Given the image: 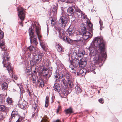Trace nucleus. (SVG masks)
<instances>
[{
	"instance_id": "obj_53",
	"label": "nucleus",
	"mask_w": 122,
	"mask_h": 122,
	"mask_svg": "<svg viewBox=\"0 0 122 122\" xmlns=\"http://www.w3.org/2000/svg\"><path fill=\"white\" fill-rule=\"evenodd\" d=\"M4 102L3 100L2 99V98L1 97H0V104L1 105Z\"/></svg>"
},
{
	"instance_id": "obj_62",
	"label": "nucleus",
	"mask_w": 122,
	"mask_h": 122,
	"mask_svg": "<svg viewBox=\"0 0 122 122\" xmlns=\"http://www.w3.org/2000/svg\"><path fill=\"white\" fill-rule=\"evenodd\" d=\"M20 92L21 94L22 93H24V91L23 90H22V91L21 90V89L20 88Z\"/></svg>"
},
{
	"instance_id": "obj_61",
	"label": "nucleus",
	"mask_w": 122,
	"mask_h": 122,
	"mask_svg": "<svg viewBox=\"0 0 122 122\" xmlns=\"http://www.w3.org/2000/svg\"><path fill=\"white\" fill-rule=\"evenodd\" d=\"M54 122H61L59 120L57 119Z\"/></svg>"
},
{
	"instance_id": "obj_49",
	"label": "nucleus",
	"mask_w": 122,
	"mask_h": 122,
	"mask_svg": "<svg viewBox=\"0 0 122 122\" xmlns=\"http://www.w3.org/2000/svg\"><path fill=\"white\" fill-rule=\"evenodd\" d=\"M37 115V113L36 112H35L32 115V117L35 118L36 117Z\"/></svg>"
},
{
	"instance_id": "obj_26",
	"label": "nucleus",
	"mask_w": 122,
	"mask_h": 122,
	"mask_svg": "<svg viewBox=\"0 0 122 122\" xmlns=\"http://www.w3.org/2000/svg\"><path fill=\"white\" fill-rule=\"evenodd\" d=\"M6 82H5L1 85L2 88L4 90H5L8 88V84Z\"/></svg>"
},
{
	"instance_id": "obj_50",
	"label": "nucleus",
	"mask_w": 122,
	"mask_h": 122,
	"mask_svg": "<svg viewBox=\"0 0 122 122\" xmlns=\"http://www.w3.org/2000/svg\"><path fill=\"white\" fill-rule=\"evenodd\" d=\"M40 44L42 47V48L43 49H45V47H44V46L43 45V44L40 42Z\"/></svg>"
},
{
	"instance_id": "obj_11",
	"label": "nucleus",
	"mask_w": 122,
	"mask_h": 122,
	"mask_svg": "<svg viewBox=\"0 0 122 122\" xmlns=\"http://www.w3.org/2000/svg\"><path fill=\"white\" fill-rule=\"evenodd\" d=\"M87 63L86 60V59L84 58L81 59L79 63V66L81 68H83L86 66Z\"/></svg>"
},
{
	"instance_id": "obj_44",
	"label": "nucleus",
	"mask_w": 122,
	"mask_h": 122,
	"mask_svg": "<svg viewBox=\"0 0 122 122\" xmlns=\"http://www.w3.org/2000/svg\"><path fill=\"white\" fill-rule=\"evenodd\" d=\"M74 9H75V10H74L75 11H76V12H78L79 11L81 12V10L77 7L76 6L75 7H74Z\"/></svg>"
},
{
	"instance_id": "obj_22",
	"label": "nucleus",
	"mask_w": 122,
	"mask_h": 122,
	"mask_svg": "<svg viewBox=\"0 0 122 122\" xmlns=\"http://www.w3.org/2000/svg\"><path fill=\"white\" fill-rule=\"evenodd\" d=\"M75 31L73 27L71 28L69 27L68 28L67 32L69 36H71L74 32Z\"/></svg>"
},
{
	"instance_id": "obj_45",
	"label": "nucleus",
	"mask_w": 122,
	"mask_h": 122,
	"mask_svg": "<svg viewBox=\"0 0 122 122\" xmlns=\"http://www.w3.org/2000/svg\"><path fill=\"white\" fill-rule=\"evenodd\" d=\"M4 37V33L3 32L0 30V38H2Z\"/></svg>"
},
{
	"instance_id": "obj_24",
	"label": "nucleus",
	"mask_w": 122,
	"mask_h": 122,
	"mask_svg": "<svg viewBox=\"0 0 122 122\" xmlns=\"http://www.w3.org/2000/svg\"><path fill=\"white\" fill-rule=\"evenodd\" d=\"M50 20L51 21V26H53L55 25L56 23V20L55 19H54V17L53 18L52 17H51L50 18L49 21Z\"/></svg>"
},
{
	"instance_id": "obj_39",
	"label": "nucleus",
	"mask_w": 122,
	"mask_h": 122,
	"mask_svg": "<svg viewBox=\"0 0 122 122\" xmlns=\"http://www.w3.org/2000/svg\"><path fill=\"white\" fill-rule=\"evenodd\" d=\"M64 74L65 77H66V78H67V80L69 79V78L70 77V76L69 74V73L66 71L65 72Z\"/></svg>"
},
{
	"instance_id": "obj_54",
	"label": "nucleus",
	"mask_w": 122,
	"mask_h": 122,
	"mask_svg": "<svg viewBox=\"0 0 122 122\" xmlns=\"http://www.w3.org/2000/svg\"><path fill=\"white\" fill-rule=\"evenodd\" d=\"M22 121L21 118L20 117L19 118L16 122H21Z\"/></svg>"
},
{
	"instance_id": "obj_60",
	"label": "nucleus",
	"mask_w": 122,
	"mask_h": 122,
	"mask_svg": "<svg viewBox=\"0 0 122 122\" xmlns=\"http://www.w3.org/2000/svg\"><path fill=\"white\" fill-rule=\"evenodd\" d=\"M61 79H62V81H63V82H64V81L65 80V77H63Z\"/></svg>"
},
{
	"instance_id": "obj_9",
	"label": "nucleus",
	"mask_w": 122,
	"mask_h": 122,
	"mask_svg": "<svg viewBox=\"0 0 122 122\" xmlns=\"http://www.w3.org/2000/svg\"><path fill=\"white\" fill-rule=\"evenodd\" d=\"M18 104L19 107L23 109L26 108L27 106V103L25 100H20Z\"/></svg>"
},
{
	"instance_id": "obj_2",
	"label": "nucleus",
	"mask_w": 122,
	"mask_h": 122,
	"mask_svg": "<svg viewBox=\"0 0 122 122\" xmlns=\"http://www.w3.org/2000/svg\"><path fill=\"white\" fill-rule=\"evenodd\" d=\"M2 55L3 56H2L3 61L2 63L3 64V66L5 67H6L9 73L10 78H13V76L14 79L16 80L18 78L17 77L16 75H14L13 76L12 68L10 65V61L9 60V58L8 56V55L6 52L3 51Z\"/></svg>"
},
{
	"instance_id": "obj_37",
	"label": "nucleus",
	"mask_w": 122,
	"mask_h": 122,
	"mask_svg": "<svg viewBox=\"0 0 122 122\" xmlns=\"http://www.w3.org/2000/svg\"><path fill=\"white\" fill-rule=\"evenodd\" d=\"M65 112L66 114H70L73 112L72 108H69L65 110Z\"/></svg>"
},
{
	"instance_id": "obj_56",
	"label": "nucleus",
	"mask_w": 122,
	"mask_h": 122,
	"mask_svg": "<svg viewBox=\"0 0 122 122\" xmlns=\"http://www.w3.org/2000/svg\"><path fill=\"white\" fill-rule=\"evenodd\" d=\"M60 75L61 77V78H62L63 77H65L64 73V75H63L62 74H60Z\"/></svg>"
},
{
	"instance_id": "obj_27",
	"label": "nucleus",
	"mask_w": 122,
	"mask_h": 122,
	"mask_svg": "<svg viewBox=\"0 0 122 122\" xmlns=\"http://www.w3.org/2000/svg\"><path fill=\"white\" fill-rule=\"evenodd\" d=\"M69 92L66 90H65L64 91L62 92L61 95L63 97H65L69 93Z\"/></svg>"
},
{
	"instance_id": "obj_59",
	"label": "nucleus",
	"mask_w": 122,
	"mask_h": 122,
	"mask_svg": "<svg viewBox=\"0 0 122 122\" xmlns=\"http://www.w3.org/2000/svg\"><path fill=\"white\" fill-rule=\"evenodd\" d=\"M32 107H34V109H35L36 108L37 106L36 104H33Z\"/></svg>"
},
{
	"instance_id": "obj_23",
	"label": "nucleus",
	"mask_w": 122,
	"mask_h": 122,
	"mask_svg": "<svg viewBox=\"0 0 122 122\" xmlns=\"http://www.w3.org/2000/svg\"><path fill=\"white\" fill-rule=\"evenodd\" d=\"M87 20L89 21L88 19H87ZM87 24L88 25V26L89 27V31L91 32H92L93 25L91 23L90 21H89L88 22V21L87 20Z\"/></svg>"
},
{
	"instance_id": "obj_47",
	"label": "nucleus",
	"mask_w": 122,
	"mask_h": 122,
	"mask_svg": "<svg viewBox=\"0 0 122 122\" xmlns=\"http://www.w3.org/2000/svg\"><path fill=\"white\" fill-rule=\"evenodd\" d=\"M32 83H33V85H35L36 83V81L35 79L34 78H33L32 80Z\"/></svg>"
},
{
	"instance_id": "obj_34",
	"label": "nucleus",
	"mask_w": 122,
	"mask_h": 122,
	"mask_svg": "<svg viewBox=\"0 0 122 122\" xmlns=\"http://www.w3.org/2000/svg\"><path fill=\"white\" fill-rule=\"evenodd\" d=\"M85 54V52L84 51H80L78 53L77 56L79 57H82Z\"/></svg>"
},
{
	"instance_id": "obj_58",
	"label": "nucleus",
	"mask_w": 122,
	"mask_h": 122,
	"mask_svg": "<svg viewBox=\"0 0 122 122\" xmlns=\"http://www.w3.org/2000/svg\"><path fill=\"white\" fill-rule=\"evenodd\" d=\"M77 71V76H79L80 75H81V73H80V69L79 70L78 72V71Z\"/></svg>"
},
{
	"instance_id": "obj_19",
	"label": "nucleus",
	"mask_w": 122,
	"mask_h": 122,
	"mask_svg": "<svg viewBox=\"0 0 122 122\" xmlns=\"http://www.w3.org/2000/svg\"><path fill=\"white\" fill-rule=\"evenodd\" d=\"M62 40L65 42L69 44H72L73 42V40L68 36H66L64 38H62Z\"/></svg>"
},
{
	"instance_id": "obj_12",
	"label": "nucleus",
	"mask_w": 122,
	"mask_h": 122,
	"mask_svg": "<svg viewBox=\"0 0 122 122\" xmlns=\"http://www.w3.org/2000/svg\"><path fill=\"white\" fill-rule=\"evenodd\" d=\"M81 12H77L76 15V17L81 18L82 19H87L86 15H85L84 13L82 11Z\"/></svg>"
},
{
	"instance_id": "obj_43",
	"label": "nucleus",
	"mask_w": 122,
	"mask_h": 122,
	"mask_svg": "<svg viewBox=\"0 0 122 122\" xmlns=\"http://www.w3.org/2000/svg\"><path fill=\"white\" fill-rule=\"evenodd\" d=\"M41 122H48L46 117H43L42 118Z\"/></svg>"
},
{
	"instance_id": "obj_1",
	"label": "nucleus",
	"mask_w": 122,
	"mask_h": 122,
	"mask_svg": "<svg viewBox=\"0 0 122 122\" xmlns=\"http://www.w3.org/2000/svg\"><path fill=\"white\" fill-rule=\"evenodd\" d=\"M90 57L94 56L93 61L98 64L101 60L106 59L107 55L105 49V43L102 39L95 37L88 48Z\"/></svg>"
},
{
	"instance_id": "obj_5",
	"label": "nucleus",
	"mask_w": 122,
	"mask_h": 122,
	"mask_svg": "<svg viewBox=\"0 0 122 122\" xmlns=\"http://www.w3.org/2000/svg\"><path fill=\"white\" fill-rule=\"evenodd\" d=\"M29 33L30 36V39L31 43L33 42L34 44L36 45L37 44V40L36 36L34 35V30H33L31 27L29 28Z\"/></svg>"
},
{
	"instance_id": "obj_13",
	"label": "nucleus",
	"mask_w": 122,
	"mask_h": 122,
	"mask_svg": "<svg viewBox=\"0 0 122 122\" xmlns=\"http://www.w3.org/2000/svg\"><path fill=\"white\" fill-rule=\"evenodd\" d=\"M33 26L34 27L35 26L36 29L35 32L37 35L38 38L39 40L40 41L41 40V38L42 37V36L40 34V29L39 27H36V26L35 25H34Z\"/></svg>"
},
{
	"instance_id": "obj_29",
	"label": "nucleus",
	"mask_w": 122,
	"mask_h": 122,
	"mask_svg": "<svg viewBox=\"0 0 122 122\" xmlns=\"http://www.w3.org/2000/svg\"><path fill=\"white\" fill-rule=\"evenodd\" d=\"M29 66H27L25 71V73L27 75H30L31 73L30 67H28Z\"/></svg>"
},
{
	"instance_id": "obj_36",
	"label": "nucleus",
	"mask_w": 122,
	"mask_h": 122,
	"mask_svg": "<svg viewBox=\"0 0 122 122\" xmlns=\"http://www.w3.org/2000/svg\"><path fill=\"white\" fill-rule=\"evenodd\" d=\"M75 90L77 93H81V89L78 86H76L75 87Z\"/></svg>"
},
{
	"instance_id": "obj_20",
	"label": "nucleus",
	"mask_w": 122,
	"mask_h": 122,
	"mask_svg": "<svg viewBox=\"0 0 122 122\" xmlns=\"http://www.w3.org/2000/svg\"><path fill=\"white\" fill-rule=\"evenodd\" d=\"M67 85L71 88L74 87V84L73 82V81L71 79L67 80Z\"/></svg>"
},
{
	"instance_id": "obj_6",
	"label": "nucleus",
	"mask_w": 122,
	"mask_h": 122,
	"mask_svg": "<svg viewBox=\"0 0 122 122\" xmlns=\"http://www.w3.org/2000/svg\"><path fill=\"white\" fill-rule=\"evenodd\" d=\"M17 10L18 11V16L20 19L21 20V22H20L19 23L20 25H21L22 26H23L22 22L23 21L25 18V14L23 12V9L22 7L17 8Z\"/></svg>"
},
{
	"instance_id": "obj_46",
	"label": "nucleus",
	"mask_w": 122,
	"mask_h": 122,
	"mask_svg": "<svg viewBox=\"0 0 122 122\" xmlns=\"http://www.w3.org/2000/svg\"><path fill=\"white\" fill-rule=\"evenodd\" d=\"M57 51L59 52H60L62 51V49L61 47L58 45V46L57 48Z\"/></svg>"
},
{
	"instance_id": "obj_4",
	"label": "nucleus",
	"mask_w": 122,
	"mask_h": 122,
	"mask_svg": "<svg viewBox=\"0 0 122 122\" xmlns=\"http://www.w3.org/2000/svg\"><path fill=\"white\" fill-rule=\"evenodd\" d=\"M81 26L84 27H82L81 28V33L82 36L83 40H86L91 37L92 36V34L86 31V28L85 27L86 26V25L82 23Z\"/></svg>"
},
{
	"instance_id": "obj_42",
	"label": "nucleus",
	"mask_w": 122,
	"mask_h": 122,
	"mask_svg": "<svg viewBox=\"0 0 122 122\" xmlns=\"http://www.w3.org/2000/svg\"><path fill=\"white\" fill-rule=\"evenodd\" d=\"M15 118H16V117H15V116L12 113L11 117L9 119V121H10L12 119H14Z\"/></svg>"
},
{
	"instance_id": "obj_10",
	"label": "nucleus",
	"mask_w": 122,
	"mask_h": 122,
	"mask_svg": "<svg viewBox=\"0 0 122 122\" xmlns=\"http://www.w3.org/2000/svg\"><path fill=\"white\" fill-rule=\"evenodd\" d=\"M33 57L37 62V64H39L41 62L42 56L41 55L39 54H34Z\"/></svg>"
},
{
	"instance_id": "obj_17",
	"label": "nucleus",
	"mask_w": 122,
	"mask_h": 122,
	"mask_svg": "<svg viewBox=\"0 0 122 122\" xmlns=\"http://www.w3.org/2000/svg\"><path fill=\"white\" fill-rule=\"evenodd\" d=\"M69 70L71 72L73 73H76V71L77 67H76L72 64H71L69 65Z\"/></svg>"
},
{
	"instance_id": "obj_63",
	"label": "nucleus",
	"mask_w": 122,
	"mask_h": 122,
	"mask_svg": "<svg viewBox=\"0 0 122 122\" xmlns=\"http://www.w3.org/2000/svg\"><path fill=\"white\" fill-rule=\"evenodd\" d=\"M75 4L74 3H73V4L72 5V7H74H74H75Z\"/></svg>"
},
{
	"instance_id": "obj_41",
	"label": "nucleus",
	"mask_w": 122,
	"mask_h": 122,
	"mask_svg": "<svg viewBox=\"0 0 122 122\" xmlns=\"http://www.w3.org/2000/svg\"><path fill=\"white\" fill-rule=\"evenodd\" d=\"M28 49H29L30 52H32V51L34 50L35 49V48L33 46H30L28 47Z\"/></svg>"
},
{
	"instance_id": "obj_33",
	"label": "nucleus",
	"mask_w": 122,
	"mask_h": 122,
	"mask_svg": "<svg viewBox=\"0 0 122 122\" xmlns=\"http://www.w3.org/2000/svg\"><path fill=\"white\" fill-rule=\"evenodd\" d=\"M12 113L15 116V117H16V118H19L20 117V118H23L22 117H21L20 116L17 111H13L12 112Z\"/></svg>"
},
{
	"instance_id": "obj_64",
	"label": "nucleus",
	"mask_w": 122,
	"mask_h": 122,
	"mask_svg": "<svg viewBox=\"0 0 122 122\" xmlns=\"http://www.w3.org/2000/svg\"><path fill=\"white\" fill-rule=\"evenodd\" d=\"M61 106H59L58 108L57 109H58L59 110L60 109H61Z\"/></svg>"
},
{
	"instance_id": "obj_51",
	"label": "nucleus",
	"mask_w": 122,
	"mask_h": 122,
	"mask_svg": "<svg viewBox=\"0 0 122 122\" xmlns=\"http://www.w3.org/2000/svg\"><path fill=\"white\" fill-rule=\"evenodd\" d=\"M35 70L36 71V72H38L39 71V70L38 67L37 66H36L35 68Z\"/></svg>"
},
{
	"instance_id": "obj_7",
	"label": "nucleus",
	"mask_w": 122,
	"mask_h": 122,
	"mask_svg": "<svg viewBox=\"0 0 122 122\" xmlns=\"http://www.w3.org/2000/svg\"><path fill=\"white\" fill-rule=\"evenodd\" d=\"M94 65H93L92 66H91L88 69L87 71L86 70L85 68H83L80 69V73L82 76H84L87 72H93L94 74L96 73V72L94 71L95 70L96 67H94L95 66Z\"/></svg>"
},
{
	"instance_id": "obj_14",
	"label": "nucleus",
	"mask_w": 122,
	"mask_h": 122,
	"mask_svg": "<svg viewBox=\"0 0 122 122\" xmlns=\"http://www.w3.org/2000/svg\"><path fill=\"white\" fill-rule=\"evenodd\" d=\"M70 64H72L73 66H78L79 63V60L78 58H75L71 60L70 62Z\"/></svg>"
},
{
	"instance_id": "obj_40",
	"label": "nucleus",
	"mask_w": 122,
	"mask_h": 122,
	"mask_svg": "<svg viewBox=\"0 0 122 122\" xmlns=\"http://www.w3.org/2000/svg\"><path fill=\"white\" fill-rule=\"evenodd\" d=\"M6 102L8 103H12V100L11 98L8 97L6 99Z\"/></svg>"
},
{
	"instance_id": "obj_38",
	"label": "nucleus",
	"mask_w": 122,
	"mask_h": 122,
	"mask_svg": "<svg viewBox=\"0 0 122 122\" xmlns=\"http://www.w3.org/2000/svg\"><path fill=\"white\" fill-rule=\"evenodd\" d=\"M48 98V97H46V98L45 107H47L48 106L49 103Z\"/></svg>"
},
{
	"instance_id": "obj_31",
	"label": "nucleus",
	"mask_w": 122,
	"mask_h": 122,
	"mask_svg": "<svg viewBox=\"0 0 122 122\" xmlns=\"http://www.w3.org/2000/svg\"><path fill=\"white\" fill-rule=\"evenodd\" d=\"M37 83L39 84V86L41 87L44 86V82L42 79H40L37 81Z\"/></svg>"
},
{
	"instance_id": "obj_25",
	"label": "nucleus",
	"mask_w": 122,
	"mask_h": 122,
	"mask_svg": "<svg viewBox=\"0 0 122 122\" xmlns=\"http://www.w3.org/2000/svg\"><path fill=\"white\" fill-rule=\"evenodd\" d=\"M4 41L2 38H0V47H1L2 50L3 49L4 50L5 46L4 45Z\"/></svg>"
},
{
	"instance_id": "obj_16",
	"label": "nucleus",
	"mask_w": 122,
	"mask_h": 122,
	"mask_svg": "<svg viewBox=\"0 0 122 122\" xmlns=\"http://www.w3.org/2000/svg\"><path fill=\"white\" fill-rule=\"evenodd\" d=\"M4 81L9 83L10 82V79L7 78V77L4 76H0V84Z\"/></svg>"
},
{
	"instance_id": "obj_28",
	"label": "nucleus",
	"mask_w": 122,
	"mask_h": 122,
	"mask_svg": "<svg viewBox=\"0 0 122 122\" xmlns=\"http://www.w3.org/2000/svg\"><path fill=\"white\" fill-rule=\"evenodd\" d=\"M53 8L52 9V11L54 13L53 14L55 16L56 15V12L57 11V5H53Z\"/></svg>"
},
{
	"instance_id": "obj_18",
	"label": "nucleus",
	"mask_w": 122,
	"mask_h": 122,
	"mask_svg": "<svg viewBox=\"0 0 122 122\" xmlns=\"http://www.w3.org/2000/svg\"><path fill=\"white\" fill-rule=\"evenodd\" d=\"M77 55V51L76 50L72 51L70 53V54L69 53L68 55V56L70 58V56H71V57L72 59H73L75 58Z\"/></svg>"
},
{
	"instance_id": "obj_8",
	"label": "nucleus",
	"mask_w": 122,
	"mask_h": 122,
	"mask_svg": "<svg viewBox=\"0 0 122 122\" xmlns=\"http://www.w3.org/2000/svg\"><path fill=\"white\" fill-rule=\"evenodd\" d=\"M55 28L59 33L58 37L60 39L64 38L66 37L65 33V31L58 25L56 26Z\"/></svg>"
},
{
	"instance_id": "obj_57",
	"label": "nucleus",
	"mask_w": 122,
	"mask_h": 122,
	"mask_svg": "<svg viewBox=\"0 0 122 122\" xmlns=\"http://www.w3.org/2000/svg\"><path fill=\"white\" fill-rule=\"evenodd\" d=\"M3 116L2 113H0V120L3 119Z\"/></svg>"
},
{
	"instance_id": "obj_15",
	"label": "nucleus",
	"mask_w": 122,
	"mask_h": 122,
	"mask_svg": "<svg viewBox=\"0 0 122 122\" xmlns=\"http://www.w3.org/2000/svg\"><path fill=\"white\" fill-rule=\"evenodd\" d=\"M61 76L59 73L56 72L54 73L53 77V79L55 81V82H57L60 81Z\"/></svg>"
},
{
	"instance_id": "obj_3",
	"label": "nucleus",
	"mask_w": 122,
	"mask_h": 122,
	"mask_svg": "<svg viewBox=\"0 0 122 122\" xmlns=\"http://www.w3.org/2000/svg\"><path fill=\"white\" fill-rule=\"evenodd\" d=\"M68 15L63 14L58 21L59 23L61 25L62 27L64 28L68 24L69 16H72L74 15L75 11L73 8L69 7L67 10Z\"/></svg>"
},
{
	"instance_id": "obj_52",
	"label": "nucleus",
	"mask_w": 122,
	"mask_h": 122,
	"mask_svg": "<svg viewBox=\"0 0 122 122\" xmlns=\"http://www.w3.org/2000/svg\"><path fill=\"white\" fill-rule=\"evenodd\" d=\"M61 1L67 3H70L69 0H61Z\"/></svg>"
},
{
	"instance_id": "obj_55",
	"label": "nucleus",
	"mask_w": 122,
	"mask_h": 122,
	"mask_svg": "<svg viewBox=\"0 0 122 122\" xmlns=\"http://www.w3.org/2000/svg\"><path fill=\"white\" fill-rule=\"evenodd\" d=\"M99 23L100 24V26L101 27V26H102V22L101 21V20L100 19V20L99 21Z\"/></svg>"
},
{
	"instance_id": "obj_30",
	"label": "nucleus",
	"mask_w": 122,
	"mask_h": 122,
	"mask_svg": "<svg viewBox=\"0 0 122 122\" xmlns=\"http://www.w3.org/2000/svg\"><path fill=\"white\" fill-rule=\"evenodd\" d=\"M42 74L43 76H47L48 75V70L46 68H43L42 69Z\"/></svg>"
},
{
	"instance_id": "obj_21",
	"label": "nucleus",
	"mask_w": 122,
	"mask_h": 122,
	"mask_svg": "<svg viewBox=\"0 0 122 122\" xmlns=\"http://www.w3.org/2000/svg\"><path fill=\"white\" fill-rule=\"evenodd\" d=\"M53 90L55 91L59 92L61 89V88L59 85L57 83H55L53 86Z\"/></svg>"
},
{
	"instance_id": "obj_32",
	"label": "nucleus",
	"mask_w": 122,
	"mask_h": 122,
	"mask_svg": "<svg viewBox=\"0 0 122 122\" xmlns=\"http://www.w3.org/2000/svg\"><path fill=\"white\" fill-rule=\"evenodd\" d=\"M6 108L7 107L5 106L1 105H0V111L5 112Z\"/></svg>"
},
{
	"instance_id": "obj_48",
	"label": "nucleus",
	"mask_w": 122,
	"mask_h": 122,
	"mask_svg": "<svg viewBox=\"0 0 122 122\" xmlns=\"http://www.w3.org/2000/svg\"><path fill=\"white\" fill-rule=\"evenodd\" d=\"M98 101L100 103L103 104L104 102V100L102 98H100L99 99Z\"/></svg>"
},
{
	"instance_id": "obj_35",
	"label": "nucleus",
	"mask_w": 122,
	"mask_h": 122,
	"mask_svg": "<svg viewBox=\"0 0 122 122\" xmlns=\"http://www.w3.org/2000/svg\"><path fill=\"white\" fill-rule=\"evenodd\" d=\"M30 61V64L32 66H34L36 64H37V62H36L33 57L32 59Z\"/></svg>"
}]
</instances>
